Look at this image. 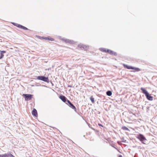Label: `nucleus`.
<instances>
[{"label": "nucleus", "instance_id": "f257e3e1", "mask_svg": "<svg viewBox=\"0 0 157 157\" xmlns=\"http://www.w3.org/2000/svg\"><path fill=\"white\" fill-rule=\"evenodd\" d=\"M123 65L124 68H126L128 69L133 70L134 71H133L134 72L139 71H140V69L138 68L130 66L128 65H126L124 64Z\"/></svg>", "mask_w": 157, "mask_h": 157}, {"label": "nucleus", "instance_id": "f03ea898", "mask_svg": "<svg viewBox=\"0 0 157 157\" xmlns=\"http://www.w3.org/2000/svg\"><path fill=\"white\" fill-rule=\"evenodd\" d=\"M136 137L143 144H145L144 142V141L146 140V139L143 135L139 134L137 135Z\"/></svg>", "mask_w": 157, "mask_h": 157}, {"label": "nucleus", "instance_id": "7ed1b4c3", "mask_svg": "<svg viewBox=\"0 0 157 157\" xmlns=\"http://www.w3.org/2000/svg\"><path fill=\"white\" fill-rule=\"evenodd\" d=\"M37 79L43 81L48 83L49 82L48 77H46L44 76H38L37 77Z\"/></svg>", "mask_w": 157, "mask_h": 157}, {"label": "nucleus", "instance_id": "20e7f679", "mask_svg": "<svg viewBox=\"0 0 157 157\" xmlns=\"http://www.w3.org/2000/svg\"><path fill=\"white\" fill-rule=\"evenodd\" d=\"M23 96L25 98V100L28 101L32 99L33 95L30 94H24Z\"/></svg>", "mask_w": 157, "mask_h": 157}, {"label": "nucleus", "instance_id": "39448f33", "mask_svg": "<svg viewBox=\"0 0 157 157\" xmlns=\"http://www.w3.org/2000/svg\"><path fill=\"white\" fill-rule=\"evenodd\" d=\"M12 24H13L14 25H15V26H17V27H18L24 30H28V29L26 27L22 25H21L20 24H18L17 23H13Z\"/></svg>", "mask_w": 157, "mask_h": 157}, {"label": "nucleus", "instance_id": "423d86ee", "mask_svg": "<svg viewBox=\"0 0 157 157\" xmlns=\"http://www.w3.org/2000/svg\"><path fill=\"white\" fill-rule=\"evenodd\" d=\"M67 102L69 104V106L70 107L74 109L75 111H76V109L75 106L69 100H67Z\"/></svg>", "mask_w": 157, "mask_h": 157}, {"label": "nucleus", "instance_id": "0eeeda50", "mask_svg": "<svg viewBox=\"0 0 157 157\" xmlns=\"http://www.w3.org/2000/svg\"><path fill=\"white\" fill-rule=\"evenodd\" d=\"M32 114L34 116L37 117H38V114L36 110L35 109H33L32 112Z\"/></svg>", "mask_w": 157, "mask_h": 157}, {"label": "nucleus", "instance_id": "6e6552de", "mask_svg": "<svg viewBox=\"0 0 157 157\" xmlns=\"http://www.w3.org/2000/svg\"><path fill=\"white\" fill-rule=\"evenodd\" d=\"M2 157H15L10 153H5L2 155Z\"/></svg>", "mask_w": 157, "mask_h": 157}, {"label": "nucleus", "instance_id": "1a4fd4ad", "mask_svg": "<svg viewBox=\"0 0 157 157\" xmlns=\"http://www.w3.org/2000/svg\"><path fill=\"white\" fill-rule=\"evenodd\" d=\"M59 98L64 102L67 101V100L66 98L63 95L60 96Z\"/></svg>", "mask_w": 157, "mask_h": 157}, {"label": "nucleus", "instance_id": "9d476101", "mask_svg": "<svg viewBox=\"0 0 157 157\" xmlns=\"http://www.w3.org/2000/svg\"><path fill=\"white\" fill-rule=\"evenodd\" d=\"M107 53H108L110 54L114 55L115 56H116L117 55V53L116 52L109 49H107Z\"/></svg>", "mask_w": 157, "mask_h": 157}, {"label": "nucleus", "instance_id": "9b49d317", "mask_svg": "<svg viewBox=\"0 0 157 157\" xmlns=\"http://www.w3.org/2000/svg\"><path fill=\"white\" fill-rule=\"evenodd\" d=\"M147 99L150 101H152L153 99V98L152 96H151L149 94V93L146 95Z\"/></svg>", "mask_w": 157, "mask_h": 157}, {"label": "nucleus", "instance_id": "f8f14e48", "mask_svg": "<svg viewBox=\"0 0 157 157\" xmlns=\"http://www.w3.org/2000/svg\"><path fill=\"white\" fill-rule=\"evenodd\" d=\"M141 90L142 91L143 93L145 95V96L148 93L146 90L143 88H141Z\"/></svg>", "mask_w": 157, "mask_h": 157}, {"label": "nucleus", "instance_id": "ddd939ff", "mask_svg": "<svg viewBox=\"0 0 157 157\" xmlns=\"http://www.w3.org/2000/svg\"><path fill=\"white\" fill-rule=\"evenodd\" d=\"M0 52H1V56H0V59H1L4 56V55L3 53H5L6 52L4 51H0Z\"/></svg>", "mask_w": 157, "mask_h": 157}, {"label": "nucleus", "instance_id": "4468645a", "mask_svg": "<svg viewBox=\"0 0 157 157\" xmlns=\"http://www.w3.org/2000/svg\"><path fill=\"white\" fill-rule=\"evenodd\" d=\"M107 49L105 48H100L99 49V50L101 52H107Z\"/></svg>", "mask_w": 157, "mask_h": 157}, {"label": "nucleus", "instance_id": "2eb2a0df", "mask_svg": "<svg viewBox=\"0 0 157 157\" xmlns=\"http://www.w3.org/2000/svg\"><path fill=\"white\" fill-rule=\"evenodd\" d=\"M47 40L52 41H54V39L53 38H52L48 36V37H47Z\"/></svg>", "mask_w": 157, "mask_h": 157}, {"label": "nucleus", "instance_id": "dca6fc26", "mask_svg": "<svg viewBox=\"0 0 157 157\" xmlns=\"http://www.w3.org/2000/svg\"><path fill=\"white\" fill-rule=\"evenodd\" d=\"M90 99L92 103H94V98L93 96H92L90 97Z\"/></svg>", "mask_w": 157, "mask_h": 157}, {"label": "nucleus", "instance_id": "f3484780", "mask_svg": "<svg viewBox=\"0 0 157 157\" xmlns=\"http://www.w3.org/2000/svg\"><path fill=\"white\" fill-rule=\"evenodd\" d=\"M122 129L124 130L129 131L128 128L124 126H123L122 128Z\"/></svg>", "mask_w": 157, "mask_h": 157}, {"label": "nucleus", "instance_id": "a211bd4d", "mask_svg": "<svg viewBox=\"0 0 157 157\" xmlns=\"http://www.w3.org/2000/svg\"><path fill=\"white\" fill-rule=\"evenodd\" d=\"M106 94L109 96H110L112 94V93L111 91H108L106 92Z\"/></svg>", "mask_w": 157, "mask_h": 157}, {"label": "nucleus", "instance_id": "6ab92c4d", "mask_svg": "<svg viewBox=\"0 0 157 157\" xmlns=\"http://www.w3.org/2000/svg\"><path fill=\"white\" fill-rule=\"evenodd\" d=\"M40 39H44L45 40H47V37H42Z\"/></svg>", "mask_w": 157, "mask_h": 157}, {"label": "nucleus", "instance_id": "aec40b11", "mask_svg": "<svg viewBox=\"0 0 157 157\" xmlns=\"http://www.w3.org/2000/svg\"><path fill=\"white\" fill-rule=\"evenodd\" d=\"M98 125L99 126H102V127H103V126L101 124H98Z\"/></svg>", "mask_w": 157, "mask_h": 157}, {"label": "nucleus", "instance_id": "412c9836", "mask_svg": "<svg viewBox=\"0 0 157 157\" xmlns=\"http://www.w3.org/2000/svg\"><path fill=\"white\" fill-rule=\"evenodd\" d=\"M119 157H122L121 155H120Z\"/></svg>", "mask_w": 157, "mask_h": 157}, {"label": "nucleus", "instance_id": "4be33fe9", "mask_svg": "<svg viewBox=\"0 0 157 157\" xmlns=\"http://www.w3.org/2000/svg\"><path fill=\"white\" fill-rule=\"evenodd\" d=\"M0 157H2V155H0Z\"/></svg>", "mask_w": 157, "mask_h": 157}]
</instances>
